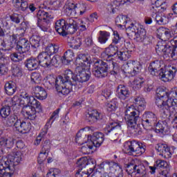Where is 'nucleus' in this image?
<instances>
[{
  "mask_svg": "<svg viewBox=\"0 0 177 177\" xmlns=\"http://www.w3.org/2000/svg\"><path fill=\"white\" fill-rule=\"evenodd\" d=\"M25 66L27 67L29 71H34L39 68V59L37 57H31L28 58L24 62Z\"/></svg>",
  "mask_w": 177,
  "mask_h": 177,
  "instance_id": "obj_25",
  "label": "nucleus"
},
{
  "mask_svg": "<svg viewBox=\"0 0 177 177\" xmlns=\"http://www.w3.org/2000/svg\"><path fill=\"white\" fill-rule=\"evenodd\" d=\"M157 121V115L151 111H145L142 115V125L146 131L151 129Z\"/></svg>",
  "mask_w": 177,
  "mask_h": 177,
  "instance_id": "obj_9",
  "label": "nucleus"
},
{
  "mask_svg": "<svg viewBox=\"0 0 177 177\" xmlns=\"http://www.w3.org/2000/svg\"><path fill=\"white\" fill-rule=\"evenodd\" d=\"M91 170L89 169H86V170H80L78 169L77 172L75 174L76 177H89L91 175Z\"/></svg>",
  "mask_w": 177,
  "mask_h": 177,
  "instance_id": "obj_64",
  "label": "nucleus"
},
{
  "mask_svg": "<svg viewBox=\"0 0 177 177\" xmlns=\"http://www.w3.org/2000/svg\"><path fill=\"white\" fill-rule=\"evenodd\" d=\"M118 102L115 100H112L109 103L106 104V110L111 113L112 111H115L117 110V105Z\"/></svg>",
  "mask_w": 177,
  "mask_h": 177,
  "instance_id": "obj_60",
  "label": "nucleus"
},
{
  "mask_svg": "<svg viewBox=\"0 0 177 177\" xmlns=\"http://www.w3.org/2000/svg\"><path fill=\"white\" fill-rule=\"evenodd\" d=\"M46 80L51 86H55V89L58 93H62V91H58L57 88H63L62 85V77H60V75L58 77L55 76L53 74H48L46 77Z\"/></svg>",
  "mask_w": 177,
  "mask_h": 177,
  "instance_id": "obj_20",
  "label": "nucleus"
},
{
  "mask_svg": "<svg viewBox=\"0 0 177 177\" xmlns=\"http://www.w3.org/2000/svg\"><path fill=\"white\" fill-rule=\"evenodd\" d=\"M26 57V55L24 54L20 55L18 52L17 53H13L10 55V59L12 62H21Z\"/></svg>",
  "mask_w": 177,
  "mask_h": 177,
  "instance_id": "obj_61",
  "label": "nucleus"
},
{
  "mask_svg": "<svg viewBox=\"0 0 177 177\" xmlns=\"http://www.w3.org/2000/svg\"><path fill=\"white\" fill-rule=\"evenodd\" d=\"M15 129L21 133H28L31 131V123L19 119L15 122Z\"/></svg>",
  "mask_w": 177,
  "mask_h": 177,
  "instance_id": "obj_21",
  "label": "nucleus"
},
{
  "mask_svg": "<svg viewBox=\"0 0 177 177\" xmlns=\"http://www.w3.org/2000/svg\"><path fill=\"white\" fill-rule=\"evenodd\" d=\"M104 53H106L110 56H115V55L118 53V48L114 46L113 44H111L108 48H105Z\"/></svg>",
  "mask_w": 177,
  "mask_h": 177,
  "instance_id": "obj_54",
  "label": "nucleus"
},
{
  "mask_svg": "<svg viewBox=\"0 0 177 177\" xmlns=\"http://www.w3.org/2000/svg\"><path fill=\"white\" fill-rule=\"evenodd\" d=\"M103 118V114L97 111L96 109L88 111L86 115V121L91 125L96 124V122H98V121H102Z\"/></svg>",
  "mask_w": 177,
  "mask_h": 177,
  "instance_id": "obj_15",
  "label": "nucleus"
},
{
  "mask_svg": "<svg viewBox=\"0 0 177 177\" xmlns=\"http://www.w3.org/2000/svg\"><path fill=\"white\" fill-rule=\"evenodd\" d=\"M12 3L15 8H18L19 10L26 12L28 9L33 12L37 10V6L34 3L28 5V0H12Z\"/></svg>",
  "mask_w": 177,
  "mask_h": 177,
  "instance_id": "obj_14",
  "label": "nucleus"
},
{
  "mask_svg": "<svg viewBox=\"0 0 177 177\" xmlns=\"http://www.w3.org/2000/svg\"><path fill=\"white\" fill-rule=\"evenodd\" d=\"M79 171H84V169H90V172H93L96 168V160L88 157H82L76 162Z\"/></svg>",
  "mask_w": 177,
  "mask_h": 177,
  "instance_id": "obj_8",
  "label": "nucleus"
},
{
  "mask_svg": "<svg viewBox=\"0 0 177 177\" xmlns=\"http://www.w3.org/2000/svg\"><path fill=\"white\" fill-rule=\"evenodd\" d=\"M157 35L160 41H164L167 42L170 38H172V35L171 34V31L168 28H165L164 27H160L158 30Z\"/></svg>",
  "mask_w": 177,
  "mask_h": 177,
  "instance_id": "obj_30",
  "label": "nucleus"
},
{
  "mask_svg": "<svg viewBox=\"0 0 177 177\" xmlns=\"http://www.w3.org/2000/svg\"><path fill=\"white\" fill-rule=\"evenodd\" d=\"M115 22L118 27L122 28V27H125V24L128 23V21L127 20V17L119 15L115 18Z\"/></svg>",
  "mask_w": 177,
  "mask_h": 177,
  "instance_id": "obj_48",
  "label": "nucleus"
},
{
  "mask_svg": "<svg viewBox=\"0 0 177 177\" xmlns=\"http://www.w3.org/2000/svg\"><path fill=\"white\" fill-rule=\"evenodd\" d=\"M100 36L98 37V42L100 44H106L109 41V37H110V32L107 31L100 30L99 32Z\"/></svg>",
  "mask_w": 177,
  "mask_h": 177,
  "instance_id": "obj_49",
  "label": "nucleus"
},
{
  "mask_svg": "<svg viewBox=\"0 0 177 177\" xmlns=\"http://www.w3.org/2000/svg\"><path fill=\"white\" fill-rule=\"evenodd\" d=\"M125 171L128 175L137 177H145L147 174V169L143 164L136 165L135 160L124 164Z\"/></svg>",
  "mask_w": 177,
  "mask_h": 177,
  "instance_id": "obj_6",
  "label": "nucleus"
},
{
  "mask_svg": "<svg viewBox=\"0 0 177 177\" xmlns=\"http://www.w3.org/2000/svg\"><path fill=\"white\" fill-rule=\"evenodd\" d=\"M15 146V138L12 137H1L0 147L1 149H12Z\"/></svg>",
  "mask_w": 177,
  "mask_h": 177,
  "instance_id": "obj_32",
  "label": "nucleus"
},
{
  "mask_svg": "<svg viewBox=\"0 0 177 177\" xmlns=\"http://www.w3.org/2000/svg\"><path fill=\"white\" fill-rule=\"evenodd\" d=\"M16 101L15 100H11L8 102V104L3 106L0 109V115L2 117V118H6L7 117H9L10 115V107L12 106H16Z\"/></svg>",
  "mask_w": 177,
  "mask_h": 177,
  "instance_id": "obj_31",
  "label": "nucleus"
},
{
  "mask_svg": "<svg viewBox=\"0 0 177 177\" xmlns=\"http://www.w3.org/2000/svg\"><path fill=\"white\" fill-rule=\"evenodd\" d=\"M145 82V79L142 77H137L133 81L132 88L134 91H139Z\"/></svg>",
  "mask_w": 177,
  "mask_h": 177,
  "instance_id": "obj_52",
  "label": "nucleus"
},
{
  "mask_svg": "<svg viewBox=\"0 0 177 177\" xmlns=\"http://www.w3.org/2000/svg\"><path fill=\"white\" fill-rule=\"evenodd\" d=\"M39 63L41 67L49 68L50 67V55L48 53H41L38 55Z\"/></svg>",
  "mask_w": 177,
  "mask_h": 177,
  "instance_id": "obj_26",
  "label": "nucleus"
},
{
  "mask_svg": "<svg viewBox=\"0 0 177 177\" xmlns=\"http://www.w3.org/2000/svg\"><path fill=\"white\" fill-rule=\"evenodd\" d=\"M33 92L35 97L39 99V100H45V99L48 97V93H46V91L42 86H35V88H33Z\"/></svg>",
  "mask_w": 177,
  "mask_h": 177,
  "instance_id": "obj_33",
  "label": "nucleus"
},
{
  "mask_svg": "<svg viewBox=\"0 0 177 177\" xmlns=\"http://www.w3.org/2000/svg\"><path fill=\"white\" fill-rule=\"evenodd\" d=\"M15 174V169L10 168L9 159L3 157L0 160V177H12Z\"/></svg>",
  "mask_w": 177,
  "mask_h": 177,
  "instance_id": "obj_11",
  "label": "nucleus"
},
{
  "mask_svg": "<svg viewBox=\"0 0 177 177\" xmlns=\"http://www.w3.org/2000/svg\"><path fill=\"white\" fill-rule=\"evenodd\" d=\"M66 35H68V34H74L75 32H77V30H78V23H77L74 19H66Z\"/></svg>",
  "mask_w": 177,
  "mask_h": 177,
  "instance_id": "obj_29",
  "label": "nucleus"
},
{
  "mask_svg": "<svg viewBox=\"0 0 177 177\" xmlns=\"http://www.w3.org/2000/svg\"><path fill=\"white\" fill-rule=\"evenodd\" d=\"M12 74L15 77H22L23 76V68L19 65H15L12 68Z\"/></svg>",
  "mask_w": 177,
  "mask_h": 177,
  "instance_id": "obj_63",
  "label": "nucleus"
},
{
  "mask_svg": "<svg viewBox=\"0 0 177 177\" xmlns=\"http://www.w3.org/2000/svg\"><path fill=\"white\" fill-rule=\"evenodd\" d=\"M131 95V91L127 86L119 84L116 88V96L120 100H126Z\"/></svg>",
  "mask_w": 177,
  "mask_h": 177,
  "instance_id": "obj_22",
  "label": "nucleus"
},
{
  "mask_svg": "<svg viewBox=\"0 0 177 177\" xmlns=\"http://www.w3.org/2000/svg\"><path fill=\"white\" fill-rule=\"evenodd\" d=\"M101 57L104 61L102 59L97 60L94 64L92 71L93 75L97 78H105V77H107L111 64L114 63V61H113L114 56L113 55L102 52Z\"/></svg>",
  "mask_w": 177,
  "mask_h": 177,
  "instance_id": "obj_2",
  "label": "nucleus"
},
{
  "mask_svg": "<svg viewBox=\"0 0 177 177\" xmlns=\"http://www.w3.org/2000/svg\"><path fill=\"white\" fill-rule=\"evenodd\" d=\"M41 39L39 35H33L30 39L29 44L31 45L32 49H38L41 45Z\"/></svg>",
  "mask_w": 177,
  "mask_h": 177,
  "instance_id": "obj_45",
  "label": "nucleus"
},
{
  "mask_svg": "<svg viewBox=\"0 0 177 177\" xmlns=\"http://www.w3.org/2000/svg\"><path fill=\"white\" fill-rule=\"evenodd\" d=\"M133 103H135L138 107H141L143 109H145V107H146V101L142 96L136 97L134 98Z\"/></svg>",
  "mask_w": 177,
  "mask_h": 177,
  "instance_id": "obj_57",
  "label": "nucleus"
},
{
  "mask_svg": "<svg viewBox=\"0 0 177 177\" xmlns=\"http://www.w3.org/2000/svg\"><path fill=\"white\" fill-rule=\"evenodd\" d=\"M37 21H46L53 19V15L50 12H45L44 10H39L37 13Z\"/></svg>",
  "mask_w": 177,
  "mask_h": 177,
  "instance_id": "obj_40",
  "label": "nucleus"
},
{
  "mask_svg": "<svg viewBox=\"0 0 177 177\" xmlns=\"http://www.w3.org/2000/svg\"><path fill=\"white\" fill-rule=\"evenodd\" d=\"M122 71L124 74H130L131 77H135L142 71V65L136 62H129L123 65Z\"/></svg>",
  "mask_w": 177,
  "mask_h": 177,
  "instance_id": "obj_12",
  "label": "nucleus"
},
{
  "mask_svg": "<svg viewBox=\"0 0 177 177\" xmlns=\"http://www.w3.org/2000/svg\"><path fill=\"white\" fill-rule=\"evenodd\" d=\"M123 150L128 156H142L146 151V145L137 140L127 141Z\"/></svg>",
  "mask_w": 177,
  "mask_h": 177,
  "instance_id": "obj_5",
  "label": "nucleus"
},
{
  "mask_svg": "<svg viewBox=\"0 0 177 177\" xmlns=\"http://www.w3.org/2000/svg\"><path fill=\"white\" fill-rule=\"evenodd\" d=\"M59 49H60L59 45L55 44H50L46 48V53H48V55L52 56V55L57 53V52H59Z\"/></svg>",
  "mask_w": 177,
  "mask_h": 177,
  "instance_id": "obj_47",
  "label": "nucleus"
},
{
  "mask_svg": "<svg viewBox=\"0 0 177 177\" xmlns=\"http://www.w3.org/2000/svg\"><path fill=\"white\" fill-rule=\"evenodd\" d=\"M81 131L82 130H80L76 134L75 142L78 145H84V143H86V140H85L86 136L81 133Z\"/></svg>",
  "mask_w": 177,
  "mask_h": 177,
  "instance_id": "obj_56",
  "label": "nucleus"
},
{
  "mask_svg": "<svg viewBox=\"0 0 177 177\" xmlns=\"http://www.w3.org/2000/svg\"><path fill=\"white\" fill-rule=\"evenodd\" d=\"M50 23V20L47 19L46 21H37V26L40 28L41 31L44 32H48L49 30V24Z\"/></svg>",
  "mask_w": 177,
  "mask_h": 177,
  "instance_id": "obj_53",
  "label": "nucleus"
},
{
  "mask_svg": "<svg viewBox=\"0 0 177 177\" xmlns=\"http://www.w3.org/2000/svg\"><path fill=\"white\" fill-rule=\"evenodd\" d=\"M31 46L30 45V41L26 38L19 39L17 41V46H15V50L19 53V55H24L27 52H30Z\"/></svg>",
  "mask_w": 177,
  "mask_h": 177,
  "instance_id": "obj_18",
  "label": "nucleus"
},
{
  "mask_svg": "<svg viewBox=\"0 0 177 177\" xmlns=\"http://www.w3.org/2000/svg\"><path fill=\"white\" fill-rule=\"evenodd\" d=\"M133 39L137 42H145L149 41V37L146 35V30L143 28H140L138 32H136V35L133 36Z\"/></svg>",
  "mask_w": 177,
  "mask_h": 177,
  "instance_id": "obj_36",
  "label": "nucleus"
},
{
  "mask_svg": "<svg viewBox=\"0 0 177 177\" xmlns=\"http://www.w3.org/2000/svg\"><path fill=\"white\" fill-rule=\"evenodd\" d=\"M167 102L168 104H170V107H173V113H174L177 107V88L168 93Z\"/></svg>",
  "mask_w": 177,
  "mask_h": 177,
  "instance_id": "obj_28",
  "label": "nucleus"
},
{
  "mask_svg": "<svg viewBox=\"0 0 177 177\" xmlns=\"http://www.w3.org/2000/svg\"><path fill=\"white\" fill-rule=\"evenodd\" d=\"M20 119H19L17 115H12L5 118L3 124L6 127H15V128H16V122H17Z\"/></svg>",
  "mask_w": 177,
  "mask_h": 177,
  "instance_id": "obj_44",
  "label": "nucleus"
},
{
  "mask_svg": "<svg viewBox=\"0 0 177 177\" xmlns=\"http://www.w3.org/2000/svg\"><path fill=\"white\" fill-rule=\"evenodd\" d=\"M128 49L129 50L124 51H118L117 57L119 60L121 62H127V60L131 57L132 50H131V47H129Z\"/></svg>",
  "mask_w": 177,
  "mask_h": 177,
  "instance_id": "obj_43",
  "label": "nucleus"
},
{
  "mask_svg": "<svg viewBox=\"0 0 177 177\" xmlns=\"http://www.w3.org/2000/svg\"><path fill=\"white\" fill-rule=\"evenodd\" d=\"M22 111L24 114H26V115H28V118L31 120H35L37 118L36 114L38 113L37 109L31 107L30 104H28L23 107Z\"/></svg>",
  "mask_w": 177,
  "mask_h": 177,
  "instance_id": "obj_34",
  "label": "nucleus"
},
{
  "mask_svg": "<svg viewBox=\"0 0 177 177\" xmlns=\"http://www.w3.org/2000/svg\"><path fill=\"white\" fill-rule=\"evenodd\" d=\"M124 120L128 129L131 131L132 135L138 136L142 133L140 124H138V121L140 120V111L135 109V106H131L126 109L124 111Z\"/></svg>",
  "mask_w": 177,
  "mask_h": 177,
  "instance_id": "obj_1",
  "label": "nucleus"
},
{
  "mask_svg": "<svg viewBox=\"0 0 177 177\" xmlns=\"http://www.w3.org/2000/svg\"><path fill=\"white\" fill-rule=\"evenodd\" d=\"M74 57V52L72 50H67L62 57V62L64 64H68L70 62H73Z\"/></svg>",
  "mask_w": 177,
  "mask_h": 177,
  "instance_id": "obj_46",
  "label": "nucleus"
},
{
  "mask_svg": "<svg viewBox=\"0 0 177 177\" xmlns=\"http://www.w3.org/2000/svg\"><path fill=\"white\" fill-rule=\"evenodd\" d=\"M55 30L62 37H67V19H60L55 22Z\"/></svg>",
  "mask_w": 177,
  "mask_h": 177,
  "instance_id": "obj_24",
  "label": "nucleus"
},
{
  "mask_svg": "<svg viewBox=\"0 0 177 177\" xmlns=\"http://www.w3.org/2000/svg\"><path fill=\"white\" fill-rule=\"evenodd\" d=\"M12 24L10 20H0V37L6 35V30L9 31L12 28Z\"/></svg>",
  "mask_w": 177,
  "mask_h": 177,
  "instance_id": "obj_35",
  "label": "nucleus"
},
{
  "mask_svg": "<svg viewBox=\"0 0 177 177\" xmlns=\"http://www.w3.org/2000/svg\"><path fill=\"white\" fill-rule=\"evenodd\" d=\"M161 67V62L160 61L156 60L153 62H151L149 67H148V71L150 72L151 75H153L155 77L158 76V74L160 73V69Z\"/></svg>",
  "mask_w": 177,
  "mask_h": 177,
  "instance_id": "obj_37",
  "label": "nucleus"
},
{
  "mask_svg": "<svg viewBox=\"0 0 177 177\" xmlns=\"http://www.w3.org/2000/svg\"><path fill=\"white\" fill-rule=\"evenodd\" d=\"M174 71L172 70H167L165 68H160L159 70V74H158V77H159L160 80H162L164 82H168L169 81H172L174 80V77H175V74H176V68L172 67Z\"/></svg>",
  "mask_w": 177,
  "mask_h": 177,
  "instance_id": "obj_19",
  "label": "nucleus"
},
{
  "mask_svg": "<svg viewBox=\"0 0 177 177\" xmlns=\"http://www.w3.org/2000/svg\"><path fill=\"white\" fill-rule=\"evenodd\" d=\"M164 98L156 97V104L160 109V113L162 114L163 118L171 116V113H174V108L168 104V100L165 102Z\"/></svg>",
  "mask_w": 177,
  "mask_h": 177,
  "instance_id": "obj_10",
  "label": "nucleus"
},
{
  "mask_svg": "<svg viewBox=\"0 0 177 177\" xmlns=\"http://www.w3.org/2000/svg\"><path fill=\"white\" fill-rule=\"evenodd\" d=\"M31 81L34 84H39L41 81H42V76L41 75L40 73L38 72H33L31 74Z\"/></svg>",
  "mask_w": 177,
  "mask_h": 177,
  "instance_id": "obj_59",
  "label": "nucleus"
},
{
  "mask_svg": "<svg viewBox=\"0 0 177 177\" xmlns=\"http://www.w3.org/2000/svg\"><path fill=\"white\" fill-rule=\"evenodd\" d=\"M156 150L159 153V156H161L163 158H171L174 153V149H171L168 145L161 142L157 144Z\"/></svg>",
  "mask_w": 177,
  "mask_h": 177,
  "instance_id": "obj_16",
  "label": "nucleus"
},
{
  "mask_svg": "<svg viewBox=\"0 0 177 177\" xmlns=\"http://www.w3.org/2000/svg\"><path fill=\"white\" fill-rule=\"evenodd\" d=\"M8 160L10 164V168L11 169H15V165H17L23 160V155L20 152H17L14 156H12L10 159L8 158Z\"/></svg>",
  "mask_w": 177,
  "mask_h": 177,
  "instance_id": "obj_39",
  "label": "nucleus"
},
{
  "mask_svg": "<svg viewBox=\"0 0 177 177\" xmlns=\"http://www.w3.org/2000/svg\"><path fill=\"white\" fill-rule=\"evenodd\" d=\"M153 127L156 128L155 131L156 133H162V135L169 134L170 129L169 127H168V123H167V121H156Z\"/></svg>",
  "mask_w": 177,
  "mask_h": 177,
  "instance_id": "obj_23",
  "label": "nucleus"
},
{
  "mask_svg": "<svg viewBox=\"0 0 177 177\" xmlns=\"http://www.w3.org/2000/svg\"><path fill=\"white\" fill-rule=\"evenodd\" d=\"M41 151L44 154H49V151H50V140L49 139L43 140L41 143Z\"/></svg>",
  "mask_w": 177,
  "mask_h": 177,
  "instance_id": "obj_51",
  "label": "nucleus"
},
{
  "mask_svg": "<svg viewBox=\"0 0 177 177\" xmlns=\"http://www.w3.org/2000/svg\"><path fill=\"white\" fill-rule=\"evenodd\" d=\"M19 37V34H15L13 33L11 36H10V41H9V46L10 48H15V46H17V37Z\"/></svg>",
  "mask_w": 177,
  "mask_h": 177,
  "instance_id": "obj_62",
  "label": "nucleus"
},
{
  "mask_svg": "<svg viewBox=\"0 0 177 177\" xmlns=\"http://www.w3.org/2000/svg\"><path fill=\"white\" fill-rule=\"evenodd\" d=\"M103 142H104V134L100 132H95L90 136V141H88L86 145L82 147V150L89 154L93 147H100Z\"/></svg>",
  "mask_w": 177,
  "mask_h": 177,
  "instance_id": "obj_7",
  "label": "nucleus"
},
{
  "mask_svg": "<svg viewBox=\"0 0 177 177\" xmlns=\"http://www.w3.org/2000/svg\"><path fill=\"white\" fill-rule=\"evenodd\" d=\"M86 11V6L84 3H76V15H80L82 16L84 13Z\"/></svg>",
  "mask_w": 177,
  "mask_h": 177,
  "instance_id": "obj_55",
  "label": "nucleus"
},
{
  "mask_svg": "<svg viewBox=\"0 0 177 177\" xmlns=\"http://www.w3.org/2000/svg\"><path fill=\"white\" fill-rule=\"evenodd\" d=\"M121 131V124L115 121H111L107 123L104 128V133L113 136V135H118Z\"/></svg>",
  "mask_w": 177,
  "mask_h": 177,
  "instance_id": "obj_13",
  "label": "nucleus"
},
{
  "mask_svg": "<svg viewBox=\"0 0 177 177\" xmlns=\"http://www.w3.org/2000/svg\"><path fill=\"white\" fill-rule=\"evenodd\" d=\"M62 78L61 84L62 87H57L58 91H62V95L67 96L71 92L77 89V73L74 74L71 70L64 71L63 75H59Z\"/></svg>",
  "mask_w": 177,
  "mask_h": 177,
  "instance_id": "obj_3",
  "label": "nucleus"
},
{
  "mask_svg": "<svg viewBox=\"0 0 177 177\" xmlns=\"http://www.w3.org/2000/svg\"><path fill=\"white\" fill-rule=\"evenodd\" d=\"M10 20L15 24H19L21 20H23V15L17 13H13L10 15Z\"/></svg>",
  "mask_w": 177,
  "mask_h": 177,
  "instance_id": "obj_58",
  "label": "nucleus"
},
{
  "mask_svg": "<svg viewBox=\"0 0 177 177\" xmlns=\"http://www.w3.org/2000/svg\"><path fill=\"white\" fill-rule=\"evenodd\" d=\"M76 84L77 82H86L91 78V72L86 71L85 68L77 67L75 68Z\"/></svg>",
  "mask_w": 177,
  "mask_h": 177,
  "instance_id": "obj_17",
  "label": "nucleus"
},
{
  "mask_svg": "<svg viewBox=\"0 0 177 177\" xmlns=\"http://www.w3.org/2000/svg\"><path fill=\"white\" fill-rule=\"evenodd\" d=\"M68 45L72 49H79L82 45V39L80 37L74 39V37H71L68 39Z\"/></svg>",
  "mask_w": 177,
  "mask_h": 177,
  "instance_id": "obj_41",
  "label": "nucleus"
},
{
  "mask_svg": "<svg viewBox=\"0 0 177 177\" xmlns=\"http://www.w3.org/2000/svg\"><path fill=\"white\" fill-rule=\"evenodd\" d=\"M175 49L176 48L172 45H167V42L164 41H159L156 47V53L162 55L166 62L177 59V54L175 53Z\"/></svg>",
  "mask_w": 177,
  "mask_h": 177,
  "instance_id": "obj_4",
  "label": "nucleus"
},
{
  "mask_svg": "<svg viewBox=\"0 0 177 177\" xmlns=\"http://www.w3.org/2000/svg\"><path fill=\"white\" fill-rule=\"evenodd\" d=\"M157 24L162 26L165 24H168V18L167 16L162 15V14H158L154 17Z\"/></svg>",
  "mask_w": 177,
  "mask_h": 177,
  "instance_id": "obj_50",
  "label": "nucleus"
},
{
  "mask_svg": "<svg viewBox=\"0 0 177 177\" xmlns=\"http://www.w3.org/2000/svg\"><path fill=\"white\" fill-rule=\"evenodd\" d=\"M140 28L141 27L139 26V25H136V24H133L131 21H128V22L124 25V28H126L127 35L132 38L136 35V32L139 31V28Z\"/></svg>",
  "mask_w": 177,
  "mask_h": 177,
  "instance_id": "obj_27",
  "label": "nucleus"
},
{
  "mask_svg": "<svg viewBox=\"0 0 177 177\" xmlns=\"http://www.w3.org/2000/svg\"><path fill=\"white\" fill-rule=\"evenodd\" d=\"M27 104H29L32 109H35L37 113H42V105H41V102H39L38 100L35 99V97H30Z\"/></svg>",
  "mask_w": 177,
  "mask_h": 177,
  "instance_id": "obj_42",
  "label": "nucleus"
},
{
  "mask_svg": "<svg viewBox=\"0 0 177 177\" xmlns=\"http://www.w3.org/2000/svg\"><path fill=\"white\" fill-rule=\"evenodd\" d=\"M5 92L8 96H12L16 93L17 91V85L15 82L10 81L7 82L4 86Z\"/></svg>",
  "mask_w": 177,
  "mask_h": 177,
  "instance_id": "obj_38",
  "label": "nucleus"
}]
</instances>
